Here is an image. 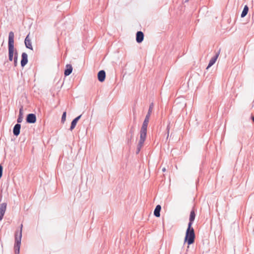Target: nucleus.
Returning a JSON list of instances; mask_svg holds the SVG:
<instances>
[{"label":"nucleus","instance_id":"19","mask_svg":"<svg viewBox=\"0 0 254 254\" xmlns=\"http://www.w3.org/2000/svg\"><path fill=\"white\" fill-rule=\"evenodd\" d=\"M249 9V8L248 6L247 5H245L244 9L242 11V12L241 13V17L242 18H244V17H245L247 15V14L248 13Z\"/></svg>","mask_w":254,"mask_h":254},{"label":"nucleus","instance_id":"18","mask_svg":"<svg viewBox=\"0 0 254 254\" xmlns=\"http://www.w3.org/2000/svg\"><path fill=\"white\" fill-rule=\"evenodd\" d=\"M23 107H21L19 110V113L17 119L18 124H19L22 122L23 120V113H22Z\"/></svg>","mask_w":254,"mask_h":254},{"label":"nucleus","instance_id":"8","mask_svg":"<svg viewBox=\"0 0 254 254\" xmlns=\"http://www.w3.org/2000/svg\"><path fill=\"white\" fill-rule=\"evenodd\" d=\"M28 55L26 53H22L21 55V66L22 67L25 66V65L28 63Z\"/></svg>","mask_w":254,"mask_h":254},{"label":"nucleus","instance_id":"2","mask_svg":"<svg viewBox=\"0 0 254 254\" xmlns=\"http://www.w3.org/2000/svg\"><path fill=\"white\" fill-rule=\"evenodd\" d=\"M195 238L194 230L192 226L188 225L186 232L184 244L187 243L188 245L192 244L194 242Z\"/></svg>","mask_w":254,"mask_h":254},{"label":"nucleus","instance_id":"16","mask_svg":"<svg viewBox=\"0 0 254 254\" xmlns=\"http://www.w3.org/2000/svg\"><path fill=\"white\" fill-rule=\"evenodd\" d=\"M153 107H154L153 103H151L150 104V105H149V109H148V113H147V115L145 116V120L149 121V118H150L151 114V113L152 112Z\"/></svg>","mask_w":254,"mask_h":254},{"label":"nucleus","instance_id":"7","mask_svg":"<svg viewBox=\"0 0 254 254\" xmlns=\"http://www.w3.org/2000/svg\"><path fill=\"white\" fill-rule=\"evenodd\" d=\"M220 49L218 51L217 53H216L215 55L212 57L210 60L209 61L208 65H207L206 69H208L209 67H210L211 66H212L216 62L219 55L220 54Z\"/></svg>","mask_w":254,"mask_h":254},{"label":"nucleus","instance_id":"6","mask_svg":"<svg viewBox=\"0 0 254 254\" xmlns=\"http://www.w3.org/2000/svg\"><path fill=\"white\" fill-rule=\"evenodd\" d=\"M26 122L28 124H34L36 122V116L33 113L28 114L26 118Z\"/></svg>","mask_w":254,"mask_h":254},{"label":"nucleus","instance_id":"24","mask_svg":"<svg viewBox=\"0 0 254 254\" xmlns=\"http://www.w3.org/2000/svg\"><path fill=\"white\" fill-rule=\"evenodd\" d=\"M81 116H82V115H80L77 116V117H76L75 118H74V119L76 121V122H78L79 121V120L81 118Z\"/></svg>","mask_w":254,"mask_h":254},{"label":"nucleus","instance_id":"12","mask_svg":"<svg viewBox=\"0 0 254 254\" xmlns=\"http://www.w3.org/2000/svg\"><path fill=\"white\" fill-rule=\"evenodd\" d=\"M20 129H21V125L20 124H16L14 125L13 128V134L17 136L20 132Z\"/></svg>","mask_w":254,"mask_h":254},{"label":"nucleus","instance_id":"4","mask_svg":"<svg viewBox=\"0 0 254 254\" xmlns=\"http://www.w3.org/2000/svg\"><path fill=\"white\" fill-rule=\"evenodd\" d=\"M135 131V127L133 126H131L127 134V144L129 146H130L132 144V140L134 137Z\"/></svg>","mask_w":254,"mask_h":254},{"label":"nucleus","instance_id":"13","mask_svg":"<svg viewBox=\"0 0 254 254\" xmlns=\"http://www.w3.org/2000/svg\"><path fill=\"white\" fill-rule=\"evenodd\" d=\"M195 213L194 209H192L190 212V218H189V222L188 223V225H191L192 226L193 221L195 219Z\"/></svg>","mask_w":254,"mask_h":254},{"label":"nucleus","instance_id":"11","mask_svg":"<svg viewBox=\"0 0 254 254\" xmlns=\"http://www.w3.org/2000/svg\"><path fill=\"white\" fill-rule=\"evenodd\" d=\"M24 43L25 47L27 48L32 50H33V47L32 46L31 41L30 39L29 38V34H28L24 40Z\"/></svg>","mask_w":254,"mask_h":254},{"label":"nucleus","instance_id":"25","mask_svg":"<svg viewBox=\"0 0 254 254\" xmlns=\"http://www.w3.org/2000/svg\"><path fill=\"white\" fill-rule=\"evenodd\" d=\"M4 215V213L0 212V221L2 219Z\"/></svg>","mask_w":254,"mask_h":254},{"label":"nucleus","instance_id":"5","mask_svg":"<svg viewBox=\"0 0 254 254\" xmlns=\"http://www.w3.org/2000/svg\"><path fill=\"white\" fill-rule=\"evenodd\" d=\"M148 123V120L144 119L140 130V137L146 139Z\"/></svg>","mask_w":254,"mask_h":254},{"label":"nucleus","instance_id":"20","mask_svg":"<svg viewBox=\"0 0 254 254\" xmlns=\"http://www.w3.org/2000/svg\"><path fill=\"white\" fill-rule=\"evenodd\" d=\"M7 204L5 202L0 203V212L5 213Z\"/></svg>","mask_w":254,"mask_h":254},{"label":"nucleus","instance_id":"21","mask_svg":"<svg viewBox=\"0 0 254 254\" xmlns=\"http://www.w3.org/2000/svg\"><path fill=\"white\" fill-rule=\"evenodd\" d=\"M77 122H76V121L74 119L71 123V125H70V130H72L75 127L76 124H77Z\"/></svg>","mask_w":254,"mask_h":254},{"label":"nucleus","instance_id":"15","mask_svg":"<svg viewBox=\"0 0 254 254\" xmlns=\"http://www.w3.org/2000/svg\"><path fill=\"white\" fill-rule=\"evenodd\" d=\"M72 71V66L70 64H67L66 65L65 69L64 71V74L65 76H68L70 75Z\"/></svg>","mask_w":254,"mask_h":254},{"label":"nucleus","instance_id":"26","mask_svg":"<svg viewBox=\"0 0 254 254\" xmlns=\"http://www.w3.org/2000/svg\"><path fill=\"white\" fill-rule=\"evenodd\" d=\"M167 130H168V135H167V137H168V136H169V125L167 126Z\"/></svg>","mask_w":254,"mask_h":254},{"label":"nucleus","instance_id":"17","mask_svg":"<svg viewBox=\"0 0 254 254\" xmlns=\"http://www.w3.org/2000/svg\"><path fill=\"white\" fill-rule=\"evenodd\" d=\"M161 210V206L160 205H157L154 211V215L157 217L160 216V211Z\"/></svg>","mask_w":254,"mask_h":254},{"label":"nucleus","instance_id":"23","mask_svg":"<svg viewBox=\"0 0 254 254\" xmlns=\"http://www.w3.org/2000/svg\"><path fill=\"white\" fill-rule=\"evenodd\" d=\"M2 172H3V167L1 164H0V179H1L2 176Z\"/></svg>","mask_w":254,"mask_h":254},{"label":"nucleus","instance_id":"9","mask_svg":"<svg viewBox=\"0 0 254 254\" xmlns=\"http://www.w3.org/2000/svg\"><path fill=\"white\" fill-rule=\"evenodd\" d=\"M98 80L102 82L105 81L106 78V72L104 70H100L97 74Z\"/></svg>","mask_w":254,"mask_h":254},{"label":"nucleus","instance_id":"10","mask_svg":"<svg viewBox=\"0 0 254 254\" xmlns=\"http://www.w3.org/2000/svg\"><path fill=\"white\" fill-rule=\"evenodd\" d=\"M144 39V34L142 31H137L136 33V41L137 43H141Z\"/></svg>","mask_w":254,"mask_h":254},{"label":"nucleus","instance_id":"22","mask_svg":"<svg viewBox=\"0 0 254 254\" xmlns=\"http://www.w3.org/2000/svg\"><path fill=\"white\" fill-rule=\"evenodd\" d=\"M66 113V112H64L62 115L61 122L64 123L65 121Z\"/></svg>","mask_w":254,"mask_h":254},{"label":"nucleus","instance_id":"3","mask_svg":"<svg viewBox=\"0 0 254 254\" xmlns=\"http://www.w3.org/2000/svg\"><path fill=\"white\" fill-rule=\"evenodd\" d=\"M22 225L21 224L19 235H18V232H16L15 234L14 250L15 254H19L21 240L22 237Z\"/></svg>","mask_w":254,"mask_h":254},{"label":"nucleus","instance_id":"14","mask_svg":"<svg viewBox=\"0 0 254 254\" xmlns=\"http://www.w3.org/2000/svg\"><path fill=\"white\" fill-rule=\"evenodd\" d=\"M145 138L140 137L139 142L137 146V148L136 150V153L138 154L142 148V147L143 145L144 142L145 140Z\"/></svg>","mask_w":254,"mask_h":254},{"label":"nucleus","instance_id":"1","mask_svg":"<svg viewBox=\"0 0 254 254\" xmlns=\"http://www.w3.org/2000/svg\"><path fill=\"white\" fill-rule=\"evenodd\" d=\"M14 34L12 31H10L8 34V60L11 62L13 60L14 66L16 67L18 64V51L14 48Z\"/></svg>","mask_w":254,"mask_h":254},{"label":"nucleus","instance_id":"27","mask_svg":"<svg viewBox=\"0 0 254 254\" xmlns=\"http://www.w3.org/2000/svg\"><path fill=\"white\" fill-rule=\"evenodd\" d=\"M162 171H163V172H165V171H166V169H165V168H163L162 169Z\"/></svg>","mask_w":254,"mask_h":254},{"label":"nucleus","instance_id":"28","mask_svg":"<svg viewBox=\"0 0 254 254\" xmlns=\"http://www.w3.org/2000/svg\"><path fill=\"white\" fill-rule=\"evenodd\" d=\"M189 1V0H185V2Z\"/></svg>","mask_w":254,"mask_h":254}]
</instances>
